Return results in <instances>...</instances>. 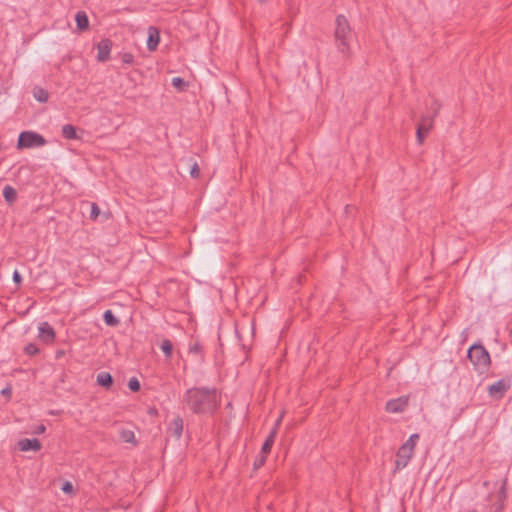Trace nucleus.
I'll return each instance as SVG.
<instances>
[{
	"mask_svg": "<svg viewBox=\"0 0 512 512\" xmlns=\"http://www.w3.org/2000/svg\"><path fill=\"white\" fill-rule=\"evenodd\" d=\"M408 406V397L402 396L391 399L386 403V411L389 413H401Z\"/></svg>",
	"mask_w": 512,
	"mask_h": 512,
	"instance_id": "9d476101",
	"label": "nucleus"
},
{
	"mask_svg": "<svg viewBox=\"0 0 512 512\" xmlns=\"http://www.w3.org/2000/svg\"><path fill=\"white\" fill-rule=\"evenodd\" d=\"M168 434L179 440L183 433V419L180 416L175 417L169 424Z\"/></svg>",
	"mask_w": 512,
	"mask_h": 512,
	"instance_id": "9b49d317",
	"label": "nucleus"
},
{
	"mask_svg": "<svg viewBox=\"0 0 512 512\" xmlns=\"http://www.w3.org/2000/svg\"><path fill=\"white\" fill-rule=\"evenodd\" d=\"M112 46H113V43L108 38L102 39L97 44V51H98L97 59H98V61L106 62L107 60L110 59V52H111Z\"/></svg>",
	"mask_w": 512,
	"mask_h": 512,
	"instance_id": "1a4fd4ad",
	"label": "nucleus"
},
{
	"mask_svg": "<svg viewBox=\"0 0 512 512\" xmlns=\"http://www.w3.org/2000/svg\"><path fill=\"white\" fill-rule=\"evenodd\" d=\"M266 457L267 455H264V454H261L260 456H258L255 461H254V467L256 469L260 468L261 466L264 465L265 461H266Z\"/></svg>",
	"mask_w": 512,
	"mask_h": 512,
	"instance_id": "c756f323",
	"label": "nucleus"
},
{
	"mask_svg": "<svg viewBox=\"0 0 512 512\" xmlns=\"http://www.w3.org/2000/svg\"><path fill=\"white\" fill-rule=\"evenodd\" d=\"M24 351L27 355H36L39 353V348L34 343H29L25 346Z\"/></svg>",
	"mask_w": 512,
	"mask_h": 512,
	"instance_id": "cd10ccee",
	"label": "nucleus"
},
{
	"mask_svg": "<svg viewBox=\"0 0 512 512\" xmlns=\"http://www.w3.org/2000/svg\"><path fill=\"white\" fill-rule=\"evenodd\" d=\"M62 490L65 492V493H69L73 490V486L70 482H66L63 487H62Z\"/></svg>",
	"mask_w": 512,
	"mask_h": 512,
	"instance_id": "f704fd0d",
	"label": "nucleus"
},
{
	"mask_svg": "<svg viewBox=\"0 0 512 512\" xmlns=\"http://www.w3.org/2000/svg\"><path fill=\"white\" fill-rule=\"evenodd\" d=\"M352 28L344 15H338L335 19L334 39L338 51L343 58L348 59L351 55V42L353 40Z\"/></svg>",
	"mask_w": 512,
	"mask_h": 512,
	"instance_id": "f03ea898",
	"label": "nucleus"
},
{
	"mask_svg": "<svg viewBox=\"0 0 512 512\" xmlns=\"http://www.w3.org/2000/svg\"><path fill=\"white\" fill-rule=\"evenodd\" d=\"M46 139L39 133L33 131H23L19 134L17 148H35L46 145Z\"/></svg>",
	"mask_w": 512,
	"mask_h": 512,
	"instance_id": "20e7f679",
	"label": "nucleus"
},
{
	"mask_svg": "<svg viewBox=\"0 0 512 512\" xmlns=\"http://www.w3.org/2000/svg\"><path fill=\"white\" fill-rule=\"evenodd\" d=\"M475 371L478 374L486 373L491 366V357L487 349L481 343H474L467 353Z\"/></svg>",
	"mask_w": 512,
	"mask_h": 512,
	"instance_id": "7ed1b4c3",
	"label": "nucleus"
},
{
	"mask_svg": "<svg viewBox=\"0 0 512 512\" xmlns=\"http://www.w3.org/2000/svg\"><path fill=\"white\" fill-rule=\"evenodd\" d=\"M96 382L101 387L110 389L113 384V377L108 372H100L97 374Z\"/></svg>",
	"mask_w": 512,
	"mask_h": 512,
	"instance_id": "2eb2a0df",
	"label": "nucleus"
},
{
	"mask_svg": "<svg viewBox=\"0 0 512 512\" xmlns=\"http://www.w3.org/2000/svg\"><path fill=\"white\" fill-rule=\"evenodd\" d=\"M189 353L197 356L199 362L204 360L203 347L197 341L189 344Z\"/></svg>",
	"mask_w": 512,
	"mask_h": 512,
	"instance_id": "4be33fe9",
	"label": "nucleus"
},
{
	"mask_svg": "<svg viewBox=\"0 0 512 512\" xmlns=\"http://www.w3.org/2000/svg\"><path fill=\"white\" fill-rule=\"evenodd\" d=\"M433 127V118L429 116H421L420 122L417 126L416 131V137L417 142L419 144H422L424 142L426 134L432 129Z\"/></svg>",
	"mask_w": 512,
	"mask_h": 512,
	"instance_id": "0eeeda50",
	"label": "nucleus"
},
{
	"mask_svg": "<svg viewBox=\"0 0 512 512\" xmlns=\"http://www.w3.org/2000/svg\"><path fill=\"white\" fill-rule=\"evenodd\" d=\"M78 29L85 30L89 27V19L85 12L79 11L75 16Z\"/></svg>",
	"mask_w": 512,
	"mask_h": 512,
	"instance_id": "a211bd4d",
	"label": "nucleus"
},
{
	"mask_svg": "<svg viewBox=\"0 0 512 512\" xmlns=\"http://www.w3.org/2000/svg\"><path fill=\"white\" fill-rule=\"evenodd\" d=\"M171 83H172V86L174 88L178 89L179 91H184L185 88L187 87V83L181 77H174V78H172V82Z\"/></svg>",
	"mask_w": 512,
	"mask_h": 512,
	"instance_id": "a878e982",
	"label": "nucleus"
},
{
	"mask_svg": "<svg viewBox=\"0 0 512 512\" xmlns=\"http://www.w3.org/2000/svg\"><path fill=\"white\" fill-rule=\"evenodd\" d=\"M103 320L107 326L116 327L119 325L120 320L115 316L112 310H106L103 313Z\"/></svg>",
	"mask_w": 512,
	"mask_h": 512,
	"instance_id": "6ab92c4d",
	"label": "nucleus"
},
{
	"mask_svg": "<svg viewBox=\"0 0 512 512\" xmlns=\"http://www.w3.org/2000/svg\"><path fill=\"white\" fill-rule=\"evenodd\" d=\"M280 422H281V417L275 423L274 428H276V430L278 429V426H279Z\"/></svg>",
	"mask_w": 512,
	"mask_h": 512,
	"instance_id": "e433bc0d",
	"label": "nucleus"
},
{
	"mask_svg": "<svg viewBox=\"0 0 512 512\" xmlns=\"http://www.w3.org/2000/svg\"><path fill=\"white\" fill-rule=\"evenodd\" d=\"M413 454H414L413 450H410V449L406 448L405 446L401 445L396 454L397 458L395 461L394 472L405 468L408 465L409 461L411 460Z\"/></svg>",
	"mask_w": 512,
	"mask_h": 512,
	"instance_id": "423d86ee",
	"label": "nucleus"
},
{
	"mask_svg": "<svg viewBox=\"0 0 512 512\" xmlns=\"http://www.w3.org/2000/svg\"><path fill=\"white\" fill-rule=\"evenodd\" d=\"M440 108H441L440 103L435 99H431L430 103L427 104L428 112H427V114H424L423 116H429V117L433 118V120H434L435 117L438 115Z\"/></svg>",
	"mask_w": 512,
	"mask_h": 512,
	"instance_id": "aec40b11",
	"label": "nucleus"
},
{
	"mask_svg": "<svg viewBox=\"0 0 512 512\" xmlns=\"http://www.w3.org/2000/svg\"><path fill=\"white\" fill-rule=\"evenodd\" d=\"M100 215V208L96 203H91L90 219L96 220Z\"/></svg>",
	"mask_w": 512,
	"mask_h": 512,
	"instance_id": "c85d7f7f",
	"label": "nucleus"
},
{
	"mask_svg": "<svg viewBox=\"0 0 512 512\" xmlns=\"http://www.w3.org/2000/svg\"><path fill=\"white\" fill-rule=\"evenodd\" d=\"M120 438L125 443H130L132 445L137 444V440L135 434L132 430L129 429H121L120 430Z\"/></svg>",
	"mask_w": 512,
	"mask_h": 512,
	"instance_id": "412c9836",
	"label": "nucleus"
},
{
	"mask_svg": "<svg viewBox=\"0 0 512 512\" xmlns=\"http://www.w3.org/2000/svg\"><path fill=\"white\" fill-rule=\"evenodd\" d=\"M33 95L35 99L41 103H44L48 100V92L42 88L35 87Z\"/></svg>",
	"mask_w": 512,
	"mask_h": 512,
	"instance_id": "b1692460",
	"label": "nucleus"
},
{
	"mask_svg": "<svg viewBox=\"0 0 512 512\" xmlns=\"http://www.w3.org/2000/svg\"><path fill=\"white\" fill-rule=\"evenodd\" d=\"M45 431H46L45 425L40 424L35 427L33 433L39 435V434H43Z\"/></svg>",
	"mask_w": 512,
	"mask_h": 512,
	"instance_id": "72a5a7b5",
	"label": "nucleus"
},
{
	"mask_svg": "<svg viewBox=\"0 0 512 512\" xmlns=\"http://www.w3.org/2000/svg\"><path fill=\"white\" fill-rule=\"evenodd\" d=\"M128 387L133 392H138L141 388L140 382L136 377H132L128 381Z\"/></svg>",
	"mask_w": 512,
	"mask_h": 512,
	"instance_id": "bb28decb",
	"label": "nucleus"
},
{
	"mask_svg": "<svg viewBox=\"0 0 512 512\" xmlns=\"http://www.w3.org/2000/svg\"><path fill=\"white\" fill-rule=\"evenodd\" d=\"M18 448L21 450V451H30V450H33V451H39L42 447L41 445V442L36 439V438H33V439H28V438H25V439H21L18 441Z\"/></svg>",
	"mask_w": 512,
	"mask_h": 512,
	"instance_id": "f8f14e48",
	"label": "nucleus"
},
{
	"mask_svg": "<svg viewBox=\"0 0 512 512\" xmlns=\"http://www.w3.org/2000/svg\"><path fill=\"white\" fill-rule=\"evenodd\" d=\"M260 2H265L266 0H259Z\"/></svg>",
	"mask_w": 512,
	"mask_h": 512,
	"instance_id": "4c0bfd02",
	"label": "nucleus"
},
{
	"mask_svg": "<svg viewBox=\"0 0 512 512\" xmlns=\"http://www.w3.org/2000/svg\"><path fill=\"white\" fill-rule=\"evenodd\" d=\"M183 401L194 414H213L219 405L217 390L207 387H193L188 389Z\"/></svg>",
	"mask_w": 512,
	"mask_h": 512,
	"instance_id": "f257e3e1",
	"label": "nucleus"
},
{
	"mask_svg": "<svg viewBox=\"0 0 512 512\" xmlns=\"http://www.w3.org/2000/svg\"><path fill=\"white\" fill-rule=\"evenodd\" d=\"M38 338L46 344L52 343L55 340L54 328L48 322H41L38 326Z\"/></svg>",
	"mask_w": 512,
	"mask_h": 512,
	"instance_id": "6e6552de",
	"label": "nucleus"
},
{
	"mask_svg": "<svg viewBox=\"0 0 512 512\" xmlns=\"http://www.w3.org/2000/svg\"><path fill=\"white\" fill-rule=\"evenodd\" d=\"M160 42L159 31L156 27L150 26L148 29L147 48L150 51H155Z\"/></svg>",
	"mask_w": 512,
	"mask_h": 512,
	"instance_id": "ddd939ff",
	"label": "nucleus"
},
{
	"mask_svg": "<svg viewBox=\"0 0 512 512\" xmlns=\"http://www.w3.org/2000/svg\"><path fill=\"white\" fill-rule=\"evenodd\" d=\"M511 387L509 378H502L488 386V394L492 398L501 399Z\"/></svg>",
	"mask_w": 512,
	"mask_h": 512,
	"instance_id": "39448f33",
	"label": "nucleus"
},
{
	"mask_svg": "<svg viewBox=\"0 0 512 512\" xmlns=\"http://www.w3.org/2000/svg\"><path fill=\"white\" fill-rule=\"evenodd\" d=\"M275 437H276V428H273L271 430L270 434L268 435V437L266 438L265 442L262 445L261 454L268 455L270 453L271 448L274 444Z\"/></svg>",
	"mask_w": 512,
	"mask_h": 512,
	"instance_id": "f3484780",
	"label": "nucleus"
},
{
	"mask_svg": "<svg viewBox=\"0 0 512 512\" xmlns=\"http://www.w3.org/2000/svg\"><path fill=\"white\" fill-rule=\"evenodd\" d=\"M10 393H11V391H10L9 388H5V389L2 390V394H4V395H6V394L9 395Z\"/></svg>",
	"mask_w": 512,
	"mask_h": 512,
	"instance_id": "c9c22d12",
	"label": "nucleus"
},
{
	"mask_svg": "<svg viewBox=\"0 0 512 512\" xmlns=\"http://www.w3.org/2000/svg\"><path fill=\"white\" fill-rule=\"evenodd\" d=\"M122 62L124 64H132L134 62V56L131 53L122 54Z\"/></svg>",
	"mask_w": 512,
	"mask_h": 512,
	"instance_id": "2f4dec72",
	"label": "nucleus"
},
{
	"mask_svg": "<svg viewBox=\"0 0 512 512\" xmlns=\"http://www.w3.org/2000/svg\"><path fill=\"white\" fill-rule=\"evenodd\" d=\"M418 439H419V434L414 433V434L410 435L408 440L406 442H404L402 445L405 446L406 448L414 451Z\"/></svg>",
	"mask_w": 512,
	"mask_h": 512,
	"instance_id": "393cba45",
	"label": "nucleus"
},
{
	"mask_svg": "<svg viewBox=\"0 0 512 512\" xmlns=\"http://www.w3.org/2000/svg\"><path fill=\"white\" fill-rule=\"evenodd\" d=\"M160 349L164 353L166 359H171L173 354V344L169 339H164L161 342Z\"/></svg>",
	"mask_w": 512,
	"mask_h": 512,
	"instance_id": "5701e85b",
	"label": "nucleus"
},
{
	"mask_svg": "<svg viewBox=\"0 0 512 512\" xmlns=\"http://www.w3.org/2000/svg\"><path fill=\"white\" fill-rule=\"evenodd\" d=\"M62 136L67 140L80 139L76 127L72 124H65L62 126Z\"/></svg>",
	"mask_w": 512,
	"mask_h": 512,
	"instance_id": "4468645a",
	"label": "nucleus"
},
{
	"mask_svg": "<svg viewBox=\"0 0 512 512\" xmlns=\"http://www.w3.org/2000/svg\"><path fill=\"white\" fill-rule=\"evenodd\" d=\"M12 279L16 285H20L22 283V276L18 270L13 272Z\"/></svg>",
	"mask_w": 512,
	"mask_h": 512,
	"instance_id": "473e14b6",
	"label": "nucleus"
},
{
	"mask_svg": "<svg viewBox=\"0 0 512 512\" xmlns=\"http://www.w3.org/2000/svg\"><path fill=\"white\" fill-rule=\"evenodd\" d=\"M3 197L8 205H13L17 200V191L10 185L3 188Z\"/></svg>",
	"mask_w": 512,
	"mask_h": 512,
	"instance_id": "dca6fc26",
	"label": "nucleus"
},
{
	"mask_svg": "<svg viewBox=\"0 0 512 512\" xmlns=\"http://www.w3.org/2000/svg\"><path fill=\"white\" fill-rule=\"evenodd\" d=\"M190 175L192 178H198L200 176V168L196 162L191 166Z\"/></svg>",
	"mask_w": 512,
	"mask_h": 512,
	"instance_id": "7c9ffc66",
	"label": "nucleus"
}]
</instances>
